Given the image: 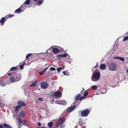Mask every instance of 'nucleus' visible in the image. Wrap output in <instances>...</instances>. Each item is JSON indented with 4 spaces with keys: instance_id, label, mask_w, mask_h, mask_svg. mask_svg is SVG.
I'll return each instance as SVG.
<instances>
[{
    "instance_id": "nucleus-51",
    "label": "nucleus",
    "mask_w": 128,
    "mask_h": 128,
    "mask_svg": "<svg viewBox=\"0 0 128 128\" xmlns=\"http://www.w3.org/2000/svg\"><path fill=\"white\" fill-rule=\"evenodd\" d=\"M1 104L0 102V105Z\"/></svg>"
},
{
    "instance_id": "nucleus-16",
    "label": "nucleus",
    "mask_w": 128,
    "mask_h": 128,
    "mask_svg": "<svg viewBox=\"0 0 128 128\" xmlns=\"http://www.w3.org/2000/svg\"><path fill=\"white\" fill-rule=\"evenodd\" d=\"M81 95V94L80 93L78 94L76 96L75 98V100L74 102V104H76L78 101V100H79V98Z\"/></svg>"
},
{
    "instance_id": "nucleus-22",
    "label": "nucleus",
    "mask_w": 128,
    "mask_h": 128,
    "mask_svg": "<svg viewBox=\"0 0 128 128\" xmlns=\"http://www.w3.org/2000/svg\"><path fill=\"white\" fill-rule=\"evenodd\" d=\"M48 67H46L44 68L42 71L40 72H39V74L40 75H42L44 73L46 72V71L47 70Z\"/></svg>"
},
{
    "instance_id": "nucleus-3",
    "label": "nucleus",
    "mask_w": 128,
    "mask_h": 128,
    "mask_svg": "<svg viewBox=\"0 0 128 128\" xmlns=\"http://www.w3.org/2000/svg\"><path fill=\"white\" fill-rule=\"evenodd\" d=\"M90 112L88 109H85L80 112V114L82 117H86L88 116Z\"/></svg>"
},
{
    "instance_id": "nucleus-39",
    "label": "nucleus",
    "mask_w": 128,
    "mask_h": 128,
    "mask_svg": "<svg viewBox=\"0 0 128 128\" xmlns=\"http://www.w3.org/2000/svg\"><path fill=\"white\" fill-rule=\"evenodd\" d=\"M21 6H22V9H24V10L26 8L25 7V6H24V5H23V4Z\"/></svg>"
},
{
    "instance_id": "nucleus-29",
    "label": "nucleus",
    "mask_w": 128,
    "mask_h": 128,
    "mask_svg": "<svg viewBox=\"0 0 128 128\" xmlns=\"http://www.w3.org/2000/svg\"><path fill=\"white\" fill-rule=\"evenodd\" d=\"M32 55V54H27L26 55V59H27L30 56H31Z\"/></svg>"
},
{
    "instance_id": "nucleus-48",
    "label": "nucleus",
    "mask_w": 128,
    "mask_h": 128,
    "mask_svg": "<svg viewBox=\"0 0 128 128\" xmlns=\"http://www.w3.org/2000/svg\"><path fill=\"white\" fill-rule=\"evenodd\" d=\"M86 128V126H84V128Z\"/></svg>"
},
{
    "instance_id": "nucleus-20",
    "label": "nucleus",
    "mask_w": 128,
    "mask_h": 128,
    "mask_svg": "<svg viewBox=\"0 0 128 128\" xmlns=\"http://www.w3.org/2000/svg\"><path fill=\"white\" fill-rule=\"evenodd\" d=\"M106 67V66L104 64H102L100 66V68L102 70H104Z\"/></svg>"
},
{
    "instance_id": "nucleus-5",
    "label": "nucleus",
    "mask_w": 128,
    "mask_h": 128,
    "mask_svg": "<svg viewBox=\"0 0 128 128\" xmlns=\"http://www.w3.org/2000/svg\"><path fill=\"white\" fill-rule=\"evenodd\" d=\"M108 68L109 70L112 71H114L117 68V66L114 62H112L108 65Z\"/></svg>"
},
{
    "instance_id": "nucleus-10",
    "label": "nucleus",
    "mask_w": 128,
    "mask_h": 128,
    "mask_svg": "<svg viewBox=\"0 0 128 128\" xmlns=\"http://www.w3.org/2000/svg\"><path fill=\"white\" fill-rule=\"evenodd\" d=\"M6 16L5 17L2 18L0 20V24H1L2 26H3L6 20L8 19L7 17Z\"/></svg>"
},
{
    "instance_id": "nucleus-41",
    "label": "nucleus",
    "mask_w": 128,
    "mask_h": 128,
    "mask_svg": "<svg viewBox=\"0 0 128 128\" xmlns=\"http://www.w3.org/2000/svg\"><path fill=\"white\" fill-rule=\"evenodd\" d=\"M64 66H63L62 67H60L59 68H60V69H61V70H64Z\"/></svg>"
},
{
    "instance_id": "nucleus-42",
    "label": "nucleus",
    "mask_w": 128,
    "mask_h": 128,
    "mask_svg": "<svg viewBox=\"0 0 128 128\" xmlns=\"http://www.w3.org/2000/svg\"><path fill=\"white\" fill-rule=\"evenodd\" d=\"M43 98H38V100H40V101H42L43 100Z\"/></svg>"
},
{
    "instance_id": "nucleus-15",
    "label": "nucleus",
    "mask_w": 128,
    "mask_h": 128,
    "mask_svg": "<svg viewBox=\"0 0 128 128\" xmlns=\"http://www.w3.org/2000/svg\"><path fill=\"white\" fill-rule=\"evenodd\" d=\"M30 0H26L23 3V5H24L25 6V7L26 8L27 7L26 6L27 5H29L30 4Z\"/></svg>"
},
{
    "instance_id": "nucleus-12",
    "label": "nucleus",
    "mask_w": 128,
    "mask_h": 128,
    "mask_svg": "<svg viewBox=\"0 0 128 128\" xmlns=\"http://www.w3.org/2000/svg\"><path fill=\"white\" fill-rule=\"evenodd\" d=\"M48 86V84L46 82H42L41 84V86L42 88L44 89H46Z\"/></svg>"
},
{
    "instance_id": "nucleus-18",
    "label": "nucleus",
    "mask_w": 128,
    "mask_h": 128,
    "mask_svg": "<svg viewBox=\"0 0 128 128\" xmlns=\"http://www.w3.org/2000/svg\"><path fill=\"white\" fill-rule=\"evenodd\" d=\"M52 51L54 53H58L59 52V50L56 48H54L52 49Z\"/></svg>"
},
{
    "instance_id": "nucleus-25",
    "label": "nucleus",
    "mask_w": 128,
    "mask_h": 128,
    "mask_svg": "<svg viewBox=\"0 0 128 128\" xmlns=\"http://www.w3.org/2000/svg\"><path fill=\"white\" fill-rule=\"evenodd\" d=\"M25 62H24L22 64L20 65V69L22 70L23 69L25 65Z\"/></svg>"
},
{
    "instance_id": "nucleus-7",
    "label": "nucleus",
    "mask_w": 128,
    "mask_h": 128,
    "mask_svg": "<svg viewBox=\"0 0 128 128\" xmlns=\"http://www.w3.org/2000/svg\"><path fill=\"white\" fill-rule=\"evenodd\" d=\"M14 75L15 78L16 82L18 81L21 79L22 76L20 74H16L14 73Z\"/></svg>"
},
{
    "instance_id": "nucleus-34",
    "label": "nucleus",
    "mask_w": 128,
    "mask_h": 128,
    "mask_svg": "<svg viewBox=\"0 0 128 128\" xmlns=\"http://www.w3.org/2000/svg\"><path fill=\"white\" fill-rule=\"evenodd\" d=\"M84 98V96H82L81 97H80V98H79V100H82Z\"/></svg>"
},
{
    "instance_id": "nucleus-38",
    "label": "nucleus",
    "mask_w": 128,
    "mask_h": 128,
    "mask_svg": "<svg viewBox=\"0 0 128 128\" xmlns=\"http://www.w3.org/2000/svg\"><path fill=\"white\" fill-rule=\"evenodd\" d=\"M63 102V104L64 105H66V104L67 103V102L66 101H64Z\"/></svg>"
},
{
    "instance_id": "nucleus-19",
    "label": "nucleus",
    "mask_w": 128,
    "mask_h": 128,
    "mask_svg": "<svg viewBox=\"0 0 128 128\" xmlns=\"http://www.w3.org/2000/svg\"><path fill=\"white\" fill-rule=\"evenodd\" d=\"M38 83V81L36 80L35 82H34L32 84L30 85V87H32L36 85Z\"/></svg>"
},
{
    "instance_id": "nucleus-50",
    "label": "nucleus",
    "mask_w": 128,
    "mask_h": 128,
    "mask_svg": "<svg viewBox=\"0 0 128 128\" xmlns=\"http://www.w3.org/2000/svg\"><path fill=\"white\" fill-rule=\"evenodd\" d=\"M37 128H40V127H38Z\"/></svg>"
},
{
    "instance_id": "nucleus-6",
    "label": "nucleus",
    "mask_w": 128,
    "mask_h": 128,
    "mask_svg": "<svg viewBox=\"0 0 128 128\" xmlns=\"http://www.w3.org/2000/svg\"><path fill=\"white\" fill-rule=\"evenodd\" d=\"M9 76L11 75L9 78V80L11 83H14L16 82L15 78L14 75V73H10L8 72L7 73Z\"/></svg>"
},
{
    "instance_id": "nucleus-35",
    "label": "nucleus",
    "mask_w": 128,
    "mask_h": 128,
    "mask_svg": "<svg viewBox=\"0 0 128 128\" xmlns=\"http://www.w3.org/2000/svg\"><path fill=\"white\" fill-rule=\"evenodd\" d=\"M63 73L65 75H67L68 76V74H66V71H63Z\"/></svg>"
},
{
    "instance_id": "nucleus-14",
    "label": "nucleus",
    "mask_w": 128,
    "mask_h": 128,
    "mask_svg": "<svg viewBox=\"0 0 128 128\" xmlns=\"http://www.w3.org/2000/svg\"><path fill=\"white\" fill-rule=\"evenodd\" d=\"M76 106V105H74L72 106H70V108H68L67 112H71L72 111L74 108Z\"/></svg>"
},
{
    "instance_id": "nucleus-9",
    "label": "nucleus",
    "mask_w": 128,
    "mask_h": 128,
    "mask_svg": "<svg viewBox=\"0 0 128 128\" xmlns=\"http://www.w3.org/2000/svg\"><path fill=\"white\" fill-rule=\"evenodd\" d=\"M32 2L33 4L38 6L42 4V1L40 0H32Z\"/></svg>"
},
{
    "instance_id": "nucleus-13",
    "label": "nucleus",
    "mask_w": 128,
    "mask_h": 128,
    "mask_svg": "<svg viewBox=\"0 0 128 128\" xmlns=\"http://www.w3.org/2000/svg\"><path fill=\"white\" fill-rule=\"evenodd\" d=\"M22 6H21L19 8L15 10V12L16 13H19L21 11L23 12L24 10V9H22Z\"/></svg>"
},
{
    "instance_id": "nucleus-44",
    "label": "nucleus",
    "mask_w": 128,
    "mask_h": 128,
    "mask_svg": "<svg viewBox=\"0 0 128 128\" xmlns=\"http://www.w3.org/2000/svg\"><path fill=\"white\" fill-rule=\"evenodd\" d=\"M84 90V89H83L82 90L80 91V92H81L80 93H82V92H83V91Z\"/></svg>"
},
{
    "instance_id": "nucleus-1",
    "label": "nucleus",
    "mask_w": 128,
    "mask_h": 128,
    "mask_svg": "<svg viewBox=\"0 0 128 128\" xmlns=\"http://www.w3.org/2000/svg\"><path fill=\"white\" fill-rule=\"evenodd\" d=\"M98 72H94L92 76V80L93 81H96L99 80V78L100 76V74L98 70Z\"/></svg>"
},
{
    "instance_id": "nucleus-11",
    "label": "nucleus",
    "mask_w": 128,
    "mask_h": 128,
    "mask_svg": "<svg viewBox=\"0 0 128 128\" xmlns=\"http://www.w3.org/2000/svg\"><path fill=\"white\" fill-rule=\"evenodd\" d=\"M17 120L19 124H20L21 123H22L23 125H25L26 124V120H23L22 121L21 118H17Z\"/></svg>"
},
{
    "instance_id": "nucleus-21",
    "label": "nucleus",
    "mask_w": 128,
    "mask_h": 128,
    "mask_svg": "<svg viewBox=\"0 0 128 128\" xmlns=\"http://www.w3.org/2000/svg\"><path fill=\"white\" fill-rule=\"evenodd\" d=\"M20 117H23L25 114V113L24 111L21 112L20 113Z\"/></svg>"
},
{
    "instance_id": "nucleus-31",
    "label": "nucleus",
    "mask_w": 128,
    "mask_h": 128,
    "mask_svg": "<svg viewBox=\"0 0 128 128\" xmlns=\"http://www.w3.org/2000/svg\"><path fill=\"white\" fill-rule=\"evenodd\" d=\"M14 16V14H9L8 15V16L9 18H10L12 17H13Z\"/></svg>"
},
{
    "instance_id": "nucleus-45",
    "label": "nucleus",
    "mask_w": 128,
    "mask_h": 128,
    "mask_svg": "<svg viewBox=\"0 0 128 128\" xmlns=\"http://www.w3.org/2000/svg\"><path fill=\"white\" fill-rule=\"evenodd\" d=\"M20 124H19L18 125L19 126L18 127V128H21V126H20Z\"/></svg>"
},
{
    "instance_id": "nucleus-17",
    "label": "nucleus",
    "mask_w": 128,
    "mask_h": 128,
    "mask_svg": "<svg viewBox=\"0 0 128 128\" xmlns=\"http://www.w3.org/2000/svg\"><path fill=\"white\" fill-rule=\"evenodd\" d=\"M18 69L17 66L13 67L11 68L10 70L8 72H10V71H15L17 70Z\"/></svg>"
},
{
    "instance_id": "nucleus-27",
    "label": "nucleus",
    "mask_w": 128,
    "mask_h": 128,
    "mask_svg": "<svg viewBox=\"0 0 128 128\" xmlns=\"http://www.w3.org/2000/svg\"><path fill=\"white\" fill-rule=\"evenodd\" d=\"M128 40V36H126L124 37L123 38L122 41H125L127 40Z\"/></svg>"
},
{
    "instance_id": "nucleus-2",
    "label": "nucleus",
    "mask_w": 128,
    "mask_h": 128,
    "mask_svg": "<svg viewBox=\"0 0 128 128\" xmlns=\"http://www.w3.org/2000/svg\"><path fill=\"white\" fill-rule=\"evenodd\" d=\"M18 106H16L15 107V112H18V109L21 108V106H24L26 105V104L23 101L19 100L17 102Z\"/></svg>"
},
{
    "instance_id": "nucleus-49",
    "label": "nucleus",
    "mask_w": 128,
    "mask_h": 128,
    "mask_svg": "<svg viewBox=\"0 0 128 128\" xmlns=\"http://www.w3.org/2000/svg\"><path fill=\"white\" fill-rule=\"evenodd\" d=\"M31 6H28V7H31Z\"/></svg>"
},
{
    "instance_id": "nucleus-47",
    "label": "nucleus",
    "mask_w": 128,
    "mask_h": 128,
    "mask_svg": "<svg viewBox=\"0 0 128 128\" xmlns=\"http://www.w3.org/2000/svg\"><path fill=\"white\" fill-rule=\"evenodd\" d=\"M126 72L127 73L128 72V69L127 70H126Z\"/></svg>"
},
{
    "instance_id": "nucleus-33",
    "label": "nucleus",
    "mask_w": 128,
    "mask_h": 128,
    "mask_svg": "<svg viewBox=\"0 0 128 128\" xmlns=\"http://www.w3.org/2000/svg\"><path fill=\"white\" fill-rule=\"evenodd\" d=\"M88 94V92H86L84 94V97L86 96Z\"/></svg>"
},
{
    "instance_id": "nucleus-37",
    "label": "nucleus",
    "mask_w": 128,
    "mask_h": 128,
    "mask_svg": "<svg viewBox=\"0 0 128 128\" xmlns=\"http://www.w3.org/2000/svg\"><path fill=\"white\" fill-rule=\"evenodd\" d=\"M120 57L116 56L114 58L116 59L120 60Z\"/></svg>"
},
{
    "instance_id": "nucleus-4",
    "label": "nucleus",
    "mask_w": 128,
    "mask_h": 128,
    "mask_svg": "<svg viewBox=\"0 0 128 128\" xmlns=\"http://www.w3.org/2000/svg\"><path fill=\"white\" fill-rule=\"evenodd\" d=\"M65 120L64 117H62L59 118L58 122H56V127H58L62 125L64 121Z\"/></svg>"
},
{
    "instance_id": "nucleus-30",
    "label": "nucleus",
    "mask_w": 128,
    "mask_h": 128,
    "mask_svg": "<svg viewBox=\"0 0 128 128\" xmlns=\"http://www.w3.org/2000/svg\"><path fill=\"white\" fill-rule=\"evenodd\" d=\"M120 61H122L123 62H124V58L122 57H120Z\"/></svg>"
},
{
    "instance_id": "nucleus-24",
    "label": "nucleus",
    "mask_w": 128,
    "mask_h": 128,
    "mask_svg": "<svg viewBox=\"0 0 128 128\" xmlns=\"http://www.w3.org/2000/svg\"><path fill=\"white\" fill-rule=\"evenodd\" d=\"M53 123L52 122H50L48 124V126L50 128H52L53 125Z\"/></svg>"
},
{
    "instance_id": "nucleus-32",
    "label": "nucleus",
    "mask_w": 128,
    "mask_h": 128,
    "mask_svg": "<svg viewBox=\"0 0 128 128\" xmlns=\"http://www.w3.org/2000/svg\"><path fill=\"white\" fill-rule=\"evenodd\" d=\"M50 70H51L52 71H54L56 69L55 68L53 67H51L50 68Z\"/></svg>"
},
{
    "instance_id": "nucleus-36",
    "label": "nucleus",
    "mask_w": 128,
    "mask_h": 128,
    "mask_svg": "<svg viewBox=\"0 0 128 128\" xmlns=\"http://www.w3.org/2000/svg\"><path fill=\"white\" fill-rule=\"evenodd\" d=\"M57 69L58 72H59L61 70V69H60V68H57Z\"/></svg>"
},
{
    "instance_id": "nucleus-43",
    "label": "nucleus",
    "mask_w": 128,
    "mask_h": 128,
    "mask_svg": "<svg viewBox=\"0 0 128 128\" xmlns=\"http://www.w3.org/2000/svg\"><path fill=\"white\" fill-rule=\"evenodd\" d=\"M42 119V118L41 117H40L38 119L39 120H41Z\"/></svg>"
},
{
    "instance_id": "nucleus-28",
    "label": "nucleus",
    "mask_w": 128,
    "mask_h": 128,
    "mask_svg": "<svg viewBox=\"0 0 128 128\" xmlns=\"http://www.w3.org/2000/svg\"><path fill=\"white\" fill-rule=\"evenodd\" d=\"M97 88V87L96 86H93L92 87V89L93 90H96Z\"/></svg>"
},
{
    "instance_id": "nucleus-23",
    "label": "nucleus",
    "mask_w": 128,
    "mask_h": 128,
    "mask_svg": "<svg viewBox=\"0 0 128 128\" xmlns=\"http://www.w3.org/2000/svg\"><path fill=\"white\" fill-rule=\"evenodd\" d=\"M68 54H61L58 55V56L59 57H65L68 56Z\"/></svg>"
},
{
    "instance_id": "nucleus-40",
    "label": "nucleus",
    "mask_w": 128,
    "mask_h": 128,
    "mask_svg": "<svg viewBox=\"0 0 128 128\" xmlns=\"http://www.w3.org/2000/svg\"><path fill=\"white\" fill-rule=\"evenodd\" d=\"M38 126H40L41 125V124L40 122H38Z\"/></svg>"
},
{
    "instance_id": "nucleus-26",
    "label": "nucleus",
    "mask_w": 128,
    "mask_h": 128,
    "mask_svg": "<svg viewBox=\"0 0 128 128\" xmlns=\"http://www.w3.org/2000/svg\"><path fill=\"white\" fill-rule=\"evenodd\" d=\"M6 83L2 81L0 82V84L2 86H4L6 85Z\"/></svg>"
},
{
    "instance_id": "nucleus-8",
    "label": "nucleus",
    "mask_w": 128,
    "mask_h": 128,
    "mask_svg": "<svg viewBox=\"0 0 128 128\" xmlns=\"http://www.w3.org/2000/svg\"><path fill=\"white\" fill-rule=\"evenodd\" d=\"M54 96L56 97H61L62 96V93L60 91L58 90L56 92H54Z\"/></svg>"
},
{
    "instance_id": "nucleus-46",
    "label": "nucleus",
    "mask_w": 128,
    "mask_h": 128,
    "mask_svg": "<svg viewBox=\"0 0 128 128\" xmlns=\"http://www.w3.org/2000/svg\"><path fill=\"white\" fill-rule=\"evenodd\" d=\"M46 127L45 126H43L42 127V128H46Z\"/></svg>"
}]
</instances>
